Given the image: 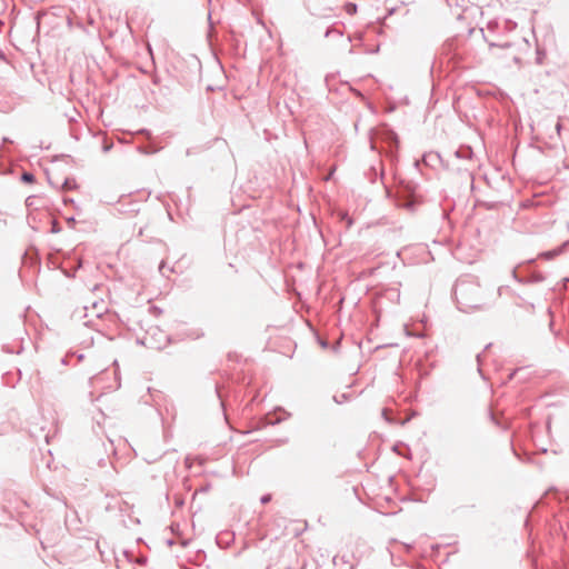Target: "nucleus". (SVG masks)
<instances>
[{"mask_svg":"<svg viewBox=\"0 0 569 569\" xmlns=\"http://www.w3.org/2000/svg\"><path fill=\"white\" fill-rule=\"evenodd\" d=\"M270 500V496L262 497V503H267Z\"/></svg>","mask_w":569,"mask_h":569,"instance_id":"4","label":"nucleus"},{"mask_svg":"<svg viewBox=\"0 0 569 569\" xmlns=\"http://www.w3.org/2000/svg\"><path fill=\"white\" fill-rule=\"evenodd\" d=\"M499 49H500V47H498V46H495V44L490 46V51H491L492 57H495V58L498 57L496 51Z\"/></svg>","mask_w":569,"mask_h":569,"instance_id":"2","label":"nucleus"},{"mask_svg":"<svg viewBox=\"0 0 569 569\" xmlns=\"http://www.w3.org/2000/svg\"><path fill=\"white\" fill-rule=\"evenodd\" d=\"M356 11V6L355 4H349L348 6V12L349 13H353Z\"/></svg>","mask_w":569,"mask_h":569,"instance_id":"3","label":"nucleus"},{"mask_svg":"<svg viewBox=\"0 0 569 569\" xmlns=\"http://www.w3.org/2000/svg\"><path fill=\"white\" fill-rule=\"evenodd\" d=\"M403 206L407 208H411L413 206V201H409V202L405 203Z\"/></svg>","mask_w":569,"mask_h":569,"instance_id":"5","label":"nucleus"},{"mask_svg":"<svg viewBox=\"0 0 569 569\" xmlns=\"http://www.w3.org/2000/svg\"><path fill=\"white\" fill-rule=\"evenodd\" d=\"M21 178H22V181H24L27 183H32L34 181V176L30 172H24Z\"/></svg>","mask_w":569,"mask_h":569,"instance_id":"1","label":"nucleus"}]
</instances>
